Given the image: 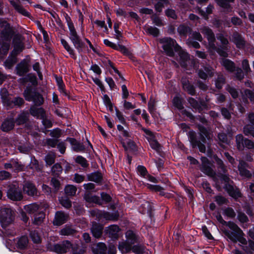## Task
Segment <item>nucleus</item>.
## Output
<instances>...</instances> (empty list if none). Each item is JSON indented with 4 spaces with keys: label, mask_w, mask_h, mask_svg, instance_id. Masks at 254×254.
I'll use <instances>...</instances> for the list:
<instances>
[{
    "label": "nucleus",
    "mask_w": 254,
    "mask_h": 254,
    "mask_svg": "<svg viewBox=\"0 0 254 254\" xmlns=\"http://www.w3.org/2000/svg\"><path fill=\"white\" fill-rule=\"evenodd\" d=\"M217 219L219 222L223 225L228 226L233 231L231 232L225 229H223V232L225 235L232 242L236 243L239 241L243 245L247 243L246 239L243 237L244 233L242 230L234 222H226L224 221L221 215L217 216Z\"/></svg>",
    "instance_id": "f257e3e1"
},
{
    "label": "nucleus",
    "mask_w": 254,
    "mask_h": 254,
    "mask_svg": "<svg viewBox=\"0 0 254 254\" xmlns=\"http://www.w3.org/2000/svg\"><path fill=\"white\" fill-rule=\"evenodd\" d=\"M0 27H4L1 32L0 44L4 54H6L10 47V40L13 34V31L10 25L6 21L0 19Z\"/></svg>",
    "instance_id": "f03ea898"
},
{
    "label": "nucleus",
    "mask_w": 254,
    "mask_h": 254,
    "mask_svg": "<svg viewBox=\"0 0 254 254\" xmlns=\"http://www.w3.org/2000/svg\"><path fill=\"white\" fill-rule=\"evenodd\" d=\"M200 31L207 39L208 41V46L210 50H211L212 51H216L220 56L223 57L225 58L228 56V54L224 50L226 49L225 46L223 47V49L217 48L215 44V35L211 29L207 27H203L201 28Z\"/></svg>",
    "instance_id": "7ed1b4c3"
},
{
    "label": "nucleus",
    "mask_w": 254,
    "mask_h": 254,
    "mask_svg": "<svg viewBox=\"0 0 254 254\" xmlns=\"http://www.w3.org/2000/svg\"><path fill=\"white\" fill-rule=\"evenodd\" d=\"M159 42L162 45V48L168 56L172 57L175 55L174 51L180 50L181 47L177 44L176 41L170 37H164L159 39Z\"/></svg>",
    "instance_id": "20e7f679"
},
{
    "label": "nucleus",
    "mask_w": 254,
    "mask_h": 254,
    "mask_svg": "<svg viewBox=\"0 0 254 254\" xmlns=\"http://www.w3.org/2000/svg\"><path fill=\"white\" fill-rule=\"evenodd\" d=\"M14 212L9 208L2 207L0 209V222L2 227H6L14 219Z\"/></svg>",
    "instance_id": "39448f33"
},
{
    "label": "nucleus",
    "mask_w": 254,
    "mask_h": 254,
    "mask_svg": "<svg viewBox=\"0 0 254 254\" xmlns=\"http://www.w3.org/2000/svg\"><path fill=\"white\" fill-rule=\"evenodd\" d=\"M23 95L27 101H33L36 106H40L44 103L42 96L38 92L32 91L29 88H27L25 90Z\"/></svg>",
    "instance_id": "423d86ee"
},
{
    "label": "nucleus",
    "mask_w": 254,
    "mask_h": 254,
    "mask_svg": "<svg viewBox=\"0 0 254 254\" xmlns=\"http://www.w3.org/2000/svg\"><path fill=\"white\" fill-rule=\"evenodd\" d=\"M7 196L11 200L19 201L23 198L22 193L18 184H10L8 187Z\"/></svg>",
    "instance_id": "0eeeda50"
},
{
    "label": "nucleus",
    "mask_w": 254,
    "mask_h": 254,
    "mask_svg": "<svg viewBox=\"0 0 254 254\" xmlns=\"http://www.w3.org/2000/svg\"><path fill=\"white\" fill-rule=\"evenodd\" d=\"M67 25L69 30V38L70 40L77 49H81L83 44L77 34L73 24L72 22L67 20Z\"/></svg>",
    "instance_id": "6e6552de"
},
{
    "label": "nucleus",
    "mask_w": 254,
    "mask_h": 254,
    "mask_svg": "<svg viewBox=\"0 0 254 254\" xmlns=\"http://www.w3.org/2000/svg\"><path fill=\"white\" fill-rule=\"evenodd\" d=\"M72 244L69 241L65 240L61 243L51 246L50 248L48 247V248L56 253L64 254L68 252Z\"/></svg>",
    "instance_id": "1a4fd4ad"
},
{
    "label": "nucleus",
    "mask_w": 254,
    "mask_h": 254,
    "mask_svg": "<svg viewBox=\"0 0 254 254\" xmlns=\"http://www.w3.org/2000/svg\"><path fill=\"white\" fill-rule=\"evenodd\" d=\"M24 38L20 34H17L14 35L12 41L14 48L12 53L14 55L18 54L24 49Z\"/></svg>",
    "instance_id": "9d476101"
},
{
    "label": "nucleus",
    "mask_w": 254,
    "mask_h": 254,
    "mask_svg": "<svg viewBox=\"0 0 254 254\" xmlns=\"http://www.w3.org/2000/svg\"><path fill=\"white\" fill-rule=\"evenodd\" d=\"M215 72L214 69L212 67L209 65H205L198 69L197 73L200 78L206 80L208 78L213 77Z\"/></svg>",
    "instance_id": "9b49d317"
},
{
    "label": "nucleus",
    "mask_w": 254,
    "mask_h": 254,
    "mask_svg": "<svg viewBox=\"0 0 254 254\" xmlns=\"http://www.w3.org/2000/svg\"><path fill=\"white\" fill-rule=\"evenodd\" d=\"M230 41L234 43L237 47L239 49L244 48L246 44V41L242 36L236 31L232 35Z\"/></svg>",
    "instance_id": "f8f14e48"
},
{
    "label": "nucleus",
    "mask_w": 254,
    "mask_h": 254,
    "mask_svg": "<svg viewBox=\"0 0 254 254\" xmlns=\"http://www.w3.org/2000/svg\"><path fill=\"white\" fill-rule=\"evenodd\" d=\"M249 166L248 163L245 162L243 160H240L239 165H238V170L240 172V175L244 177L247 178H250L252 176V173L250 171L247 169Z\"/></svg>",
    "instance_id": "ddd939ff"
},
{
    "label": "nucleus",
    "mask_w": 254,
    "mask_h": 254,
    "mask_svg": "<svg viewBox=\"0 0 254 254\" xmlns=\"http://www.w3.org/2000/svg\"><path fill=\"white\" fill-rule=\"evenodd\" d=\"M90 230L92 235L95 238H99L102 235L103 226L94 221L92 222V226Z\"/></svg>",
    "instance_id": "4468645a"
},
{
    "label": "nucleus",
    "mask_w": 254,
    "mask_h": 254,
    "mask_svg": "<svg viewBox=\"0 0 254 254\" xmlns=\"http://www.w3.org/2000/svg\"><path fill=\"white\" fill-rule=\"evenodd\" d=\"M190 139L191 144L193 147H198L199 151L202 153H205L206 150V147L204 144L200 142V141L198 140L195 136L194 133H190Z\"/></svg>",
    "instance_id": "2eb2a0df"
},
{
    "label": "nucleus",
    "mask_w": 254,
    "mask_h": 254,
    "mask_svg": "<svg viewBox=\"0 0 254 254\" xmlns=\"http://www.w3.org/2000/svg\"><path fill=\"white\" fill-rule=\"evenodd\" d=\"M68 215L61 211L56 213L55 217L53 221L55 225L60 226L66 222L67 220Z\"/></svg>",
    "instance_id": "dca6fc26"
},
{
    "label": "nucleus",
    "mask_w": 254,
    "mask_h": 254,
    "mask_svg": "<svg viewBox=\"0 0 254 254\" xmlns=\"http://www.w3.org/2000/svg\"><path fill=\"white\" fill-rule=\"evenodd\" d=\"M29 69V65L26 60L22 61L16 66L17 74L22 76L28 72Z\"/></svg>",
    "instance_id": "f3484780"
},
{
    "label": "nucleus",
    "mask_w": 254,
    "mask_h": 254,
    "mask_svg": "<svg viewBox=\"0 0 254 254\" xmlns=\"http://www.w3.org/2000/svg\"><path fill=\"white\" fill-rule=\"evenodd\" d=\"M225 189L229 194L233 198H237L241 196V193L239 190L230 184H226Z\"/></svg>",
    "instance_id": "a211bd4d"
},
{
    "label": "nucleus",
    "mask_w": 254,
    "mask_h": 254,
    "mask_svg": "<svg viewBox=\"0 0 254 254\" xmlns=\"http://www.w3.org/2000/svg\"><path fill=\"white\" fill-rule=\"evenodd\" d=\"M30 113L33 117L37 118H44L45 116V112L42 108H37L35 105H33L30 109Z\"/></svg>",
    "instance_id": "6ab92c4d"
},
{
    "label": "nucleus",
    "mask_w": 254,
    "mask_h": 254,
    "mask_svg": "<svg viewBox=\"0 0 254 254\" xmlns=\"http://www.w3.org/2000/svg\"><path fill=\"white\" fill-rule=\"evenodd\" d=\"M23 190L29 195H37V190L35 186L30 182H26L23 186Z\"/></svg>",
    "instance_id": "aec40b11"
},
{
    "label": "nucleus",
    "mask_w": 254,
    "mask_h": 254,
    "mask_svg": "<svg viewBox=\"0 0 254 254\" xmlns=\"http://www.w3.org/2000/svg\"><path fill=\"white\" fill-rule=\"evenodd\" d=\"M182 83L184 89L187 91L189 94L192 95L195 94V90L194 86L190 83L187 78L183 77L182 78Z\"/></svg>",
    "instance_id": "412c9836"
},
{
    "label": "nucleus",
    "mask_w": 254,
    "mask_h": 254,
    "mask_svg": "<svg viewBox=\"0 0 254 254\" xmlns=\"http://www.w3.org/2000/svg\"><path fill=\"white\" fill-rule=\"evenodd\" d=\"M106 231L110 237L113 239H117L119 236L118 233L120 231V228L116 225H112L107 228Z\"/></svg>",
    "instance_id": "4be33fe9"
},
{
    "label": "nucleus",
    "mask_w": 254,
    "mask_h": 254,
    "mask_svg": "<svg viewBox=\"0 0 254 254\" xmlns=\"http://www.w3.org/2000/svg\"><path fill=\"white\" fill-rule=\"evenodd\" d=\"M10 3L14 7L15 9L19 13L24 16L30 18V13L25 9L18 2H16L14 0H11Z\"/></svg>",
    "instance_id": "5701e85b"
},
{
    "label": "nucleus",
    "mask_w": 254,
    "mask_h": 254,
    "mask_svg": "<svg viewBox=\"0 0 254 254\" xmlns=\"http://www.w3.org/2000/svg\"><path fill=\"white\" fill-rule=\"evenodd\" d=\"M221 64L229 72H233L235 70L236 66L234 63L229 59H222Z\"/></svg>",
    "instance_id": "b1692460"
},
{
    "label": "nucleus",
    "mask_w": 254,
    "mask_h": 254,
    "mask_svg": "<svg viewBox=\"0 0 254 254\" xmlns=\"http://www.w3.org/2000/svg\"><path fill=\"white\" fill-rule=\"evenodd\" d=\"M67 140L70 143L73 150L75 151L81 152L85 149L84 146L82 143L77 141L74 138H68Z\"/></svg>",
    "instance_id": "393cba45"
},
{
    "label": "nucleus",
    "mask_w": 254,
    "mask_h": 254,
    "mask_svg": "<svg viewBox=\"0 0 254 254\" xmlns=\"http://www.w3.org/2000/svg\"><path fill=\"white\" fill-rule=\"evenodd\" d=\"M199 131V135L201 140L203 142H205L206 139H209L210 138V133L207 129L204 127L198 125H197Z\"/></svg>",
    "instance_id": "a878e982"
},
{
    "label": "nucleus",
    "mask_w": 254,
    "mask_h": 254,
    "mask_svg": "<svg viewBox=\"0 0 254 254\" xmlns=\"http://www.w3.org/2000/svg\"><path fill=\"white\" fill-rule=\"evenodd\" d=\"M76 233V230L68 225H65L59 231L60 235L62 236H73Z\"/></svg>",
    "instance_id": "bb28decb"
},
{
    "label": "nucleus",
    "mask_w": 254,
    "mask_h": 254,
    "mask_svg": "<svg viewBox=\"0 0 254 254\" xmlns=\"http://www.w3.org/2000/svg\"><path fill=\"white\" fill-rule=\"evenodd\" d=\"M178 53L180 58V64L182 66L186 67L187 65V62L189 59V55L181 48L180 50L176 51Z\"/></svg>",
    "instance_id": "cd10ccee"
},
{
    "label": "nucleus",
    "mask_w": 254,
    "mask_h": 254,
    "mask_svg": "<svg viewBox=\"0 0 254 254\" xmlns=\"http://www.w3.org/2000/svg\"><path fill=\"white\" fill-rule=\"evenodd\" d=\"M213 159L217 165V168L219 171L222 172V174H226L228 171V169L227 167L224 164L223 161L216 155H214Z\"/></svg>",
    "instance_id": "c85d7f7f"
},
{
    "label": "nucleus",
    "mask_w": 254,
    "mask_h": 254,
    "mask_svg": "<svg viewBox=\"0 0 254 254\" xmlns=\"http://www.w3.org/2000/svg\"><path fill=\"white\" fill-rule=\"evenodd\" d=\"M0 95L4 105L10 106L11 101L9 99V94L7 90L5 88H2L0 92Z\"/></svg>",
    "instance_id": "c756f323"
},
{
    "label": "nucleus",
    "mask_w": 254,
    "mask_h": 254,
    "mask_svg": "<svg viewBox=\"0 0 254 254\" xmlns=\"http://www.w3.org/2000/svg\"><path fill=\"white\" fill-rule=\"evenodd\" d=\"M119 214L117 212L109 213L107 212H101V219L104 218L107 220H117L119 218Z\"/></svg>",
    "instance_id": "7c9ffc66"
},
{
    "label": "nucleus",
    "mask_w": 254,
    "mask_h": 254,
    "mask_svg": "<svg viewBox=\"0 0 254 254\" xmlns=\"http://www.w3.org/2000/svg\"><path fill=\"white\" fill-rule=\"evenodd\" d=\"M126 241L120 242L119 244V249L123 253H127L129 252L131 250V245Z\"/></svg>",
    "instance_id": "2f4dec72"
},
{
    "label": "nucleus",
    "mask_w": 254,
    "mask_h": 254,
    "mask_svg": "<svg viewBox=\"0 0 254 254\" xmlns=\"http://www.w3.org/2000/svg\"><path fill=\"white\" fill-rule=\"evenodd\" d=\"M14 126L13 120H5L1 125V129L4 131H8L12 129Z\"/></svg>",
    "instance_id": "473e14b6"
},
{
    "label": "nucleus",
    "mask_w": 254,
    "mask_h": 254,
    "mask_svg": "<svg viewBox=\"0 0 254 254\" xmlns=\"http://www.w3.org/2000/svg\"><path fill=\"white\" fill-rule=\"evenodd\" d=\"M218 143L222 148H225V144H228L229 140L226 133L221 132L218 134Z\"/></svg>",
    "instance_id": "72a5a7b5"
},
{
    "label": "nucleus",
    "mask_w": 254,
    "mask_h": 254,
    "mask_svg": "<svg viewBox=\"0 0 254 254\" xmlns=\"http://www.w3.org/2000/svg\"><path fill=\"white\" fill-rule=\"evenodd\" d=\"M40 206L36 203H32L24 206V210L29 214H35L39 209Z\"/></svg>",
    "instance_id": "f704fd0d"
},
{
    "label": "nucleus",
    "mask_w": 254,
    "mask_h": 254,
    "mask_svg": "<svg viewBox=\"0 0 254 254\" xmlns=\"http://www.w3.org/2000/svg\"><path fill=\"white\" fill-rule=\"evenodd\" d=\"M191 30V28L190 27L184 24L180 25L177 29L179 34L182 36L185 37H186L188 34L190 33Z\"/></svg>",
    "instance_id": "c9c22d12"
},
{
    "label": "nucleus",
    "mask_w": 254,
    "mask_h": 254,
    "mask_svg": "<svg viewBox=\"0 0 254 254\" xmlns=\"http://www.w3.org/2000/svg\"><path fill=\"white\" fill-rule=\"evenodd\" d=\"M188 102L190 106L195 110H197L198 112L200 113L202 111V107L204 105L200 104L195 99L193 98H189Z\"/></svg>",
    "instance_id": "e433bc0d"
},
{
    "label": "nucleus",
    "mask_w": 254,
    "mask_h": 254,
    "mask_svg": "<svg viewBox=\"0 0 254 254\" xmlns=\"http://www.w3.org/2000/svg\"><path fill=\"white\" fill-rule=\"evenodd\" d=\"M57 81L58 84V88L60 93L64 96L69 98V93L64 88V85L63 84L61 78H57Z\"/></svg>",
    "instance_id": "4c0bfd02"
},
{
    "label": "nucleus",
    "mask_w": 254,
    "mask_h": 254,
    "mask_svg": "<svg viewBox=\"0 0 254 254\" xmlns=\"http://www.w3.org/2000/svg\"><path fill=\"white\" fill-rule=\"evenodd\" d=\"M87 178L89 181L100 183L102 179L101 174L99 172H95L87 175Z\"/></svg>",
    "instance_id": "58836bf2"
},
{
    "label": "nucleus",
    "mask_w": 254,
    "mask_h": 254,
    "mask_svg": "<svg viewBox=\"0 0 254 254\" xmlns=\"http://www.w3.org/2000/svg\"><path fill=\"white\" fill-rule=\"evenodd\" d=\"M107 248L105 244L99 243L93 250L94 254H106Z\"/></svg>",
    "instance_id": "ea45409f"
},
{
    "label": "nucleus",
    "mask_w": 254,
    "mask_h": 254,
    "mask_svg": "<svg viewBox=\"0 0 254 254\" xmlns=\"http://www.w3.org/2000/svg\"><path fill=\"white\" fill-rule=\"evenodd\" d=\"M28 243V239L27 237L22 236L19 238L17 243V246L19 249H23L27 247Z\"/></svg>",
    "instance_id": "a19ab883"
},
{
    "label": "nucleus",
    "mask_w": 254,
    "mask_h": 254,
    "mask_svg": "<svg viewBox=\"0 0 254 254\" xmlns=\"http://www.w3.org/2000/svg\"><path fill=\"white\" fill-rule=\"evenodd\" d=\"M144 29L147 33L154 37H157L159 34V29L155 27L145 26Z\"/></svg>",
    "instance_id": "79ce46f5"
},
{
    "label": "nucleus",
    "mask_w": 254,
    "mask_h": 254,
    "mask_svg": "<svg viewBox=\"0 0 254 254\" xmlns=\"http://www.w3.org/2000/svg\"><path fill=\"white\" fill-rule=\"evenodd\" d=\"M244 141L245 139L242 134H238L236 136L237 147L239 150H242L244 148Z\"/></svg>",
    "instance_id": "37998d69"
},
{
    "label": "nucleus",
    "mask_w": 254,
    "mask_h": 254,
    "mask_svg": "<svg viewBox=\"0 0 254 254\" xmlns=\"http://www.w3.org/2000/svg\"><path fill=\"white\" fill-rule=\"evenodd\" d=\"M70 248H71L72 254H84L85 252L84 248L77 244H72Z\"/></svg>",
    "instance_id": "c03bdc74"
},
{
    "label": "nucleus",
    "mask_w": 254,
    "mask_h": 254,
    "mask_svg": "<svg viewBox=\"0 0 254 254\" xmlns=\"http://www.w3.org/2000/svg\"><path fill=\"white\" fill-rule=\"evenodd\" d=\"M201 171L207 175L208 176L213 177L215 175V173L213 171L212 169L209 166V165H203L200 168Z\"/></svg>",
    "instance_id": "a18cd8bd"
},
{
    "label": "nucleus",
    "mask_w": 254,
    "mask_h": 254,
    "mask_svg": "<svg viewBox=\"0 0 254 254\" xmlns=\"http://www.w3.org/2000/svg\"><path fill=\"white\" fill-rule=\"evenodd\" d=\"M234 0H217L218 4L221 7L227 9L228 11H231L232 8L228 2H233Z\"/></svg>",
    "instance_id": "49530a36"
},
{
    "label": "nucleus",
    "mask_w": 254,
    "mask_h": 254,
    "mask_svg": "<svg viewBox=\"0 0 254 254\" xmlns=\"http://www.w3.org/2000/svg\"><path fill=\"white\" fill-rule=\"evenodd\" d=\"M29 114L28 113H22L20 114L16 120V123L18 125L25 123L28 119Z\"/></svg>",
    "instance_id": "de8ad7c7"
},
{
    "label": "nucleus",
    "mask_w": 254,
    "mask_h": 254,
    "mask_svg": "<svg viewBox=\"0 0 254 254\" xmlns=\"http://www.w3.org/2000/svg\"><path fill=\"white\" fill-rule=\"evenodd\" d=\"M76 188L73 185H67L64 189L65 193L67 195L73 196L76 191Z\"/></svg>",
    "instance_id": "09e8293b"
},
{
    "label": "nucleus",
    "mask_w": 254,
    "mask_h": 254,
    "mask_svg": "<svg viewBox=\"0 0 254 254\" xmlns=\"http://www.w3.org/2000/svg\"><path fill=\"white\" fill-rule=\"evenodd\" d=\"M224 83L225 78L224 76L221 73L218 74L217 77L215 80V84L216 87L218 89H220L222 88Z\"/></svg>",
    "instance_id": "8fccbe9b"
},
{
    "label": "nucleus",
    "mask_w": 254,
    "mask_h": 254,
    "mask_svg": "<svg viewBox=\"0 0 254 254\" xmlns=\"http://www.w3.org/2000/svg\"><path fill=\"white\" fill-rule=\"evenodd\" d=\"M56 155L53 153H48L45 157V161L47 165H52L55 161Z\"/></svg>",
    "instance_id": "3c124183"
},
{
    "label": "nucleus",
    "mask_w": 254,
    "mask_h": 254,
    "mask_svg": "<svg viewBox=\"0 0 254 254\" xmlns=\"http://www.w3.org/2000/svg\"><path fill=\"white\" fill-rule=\"evenodd\" d=\"M213 9V6L211 5H209L206 9V12H204L202 10H201L200 8H198V11L199 13H200L202 16H203L205 19H207V15L212 12V9Z\"/></svg>",
    "instance_id": "603ef678"
},
{
    "label": "nucleus",
    "mask_w": 254,
    "mask_h": 254,
    "mask_svg": "<svg viewBox=\"0 0 254 254\" xmlns=\"http://www.w3.org/2000/svg\"><path fill=\"white\" fill-rule=\"evenodd\" d=\"M16 62V59L15 56H12L6 60L4 63L5 66L8 68H10Z\"/></svg>",
    "instance_id": "864d4df0"
},
{
    "label": "nucleus",
    "mask_w": 254,
    "mask_h": 254,
    "mask_svg": "<svg viewBox=\"0 0 254 254\" xmlns=\"http://www.w3.org/2000/svg\"><path fill=\"white\" fill-rule=\"evenodd\" d=\"M244 133L246 135H251L254 137V127L249 125H246L243 128Z\"/></svg>",
    "instance_id": "5fc2aeb1"
},
{
    "label": "nucleus",
    "mask_w": 254,
    "mask_h": 254,
    "mask_svg": "<svg viewBox=\"0 0 254 254\" xmlns=\"http://www.w3.org/2000/svg\"><path fill=\"white\" fill-rule=\"evenodd\" d=\"M44 218L45 214L42 212L35 214L33 222L36 225H39L42 223Z\"/></svg>",
    "instance_id": "6e6d98bb"
},
{
    "label": "nucleus",
    "mask_w": 254,
    "mask_h": 254,
    "mask_svg": "<svg viewBox=\"0 0 254 254\" xmlns=\"http://www.w3.org/2000/svg\"><path fill=\"white\" fill-rule=\"evenodd\" d=\"M168 3V1L167 0H160L155 5L156 11L158 12H161L164 5L167 4Z\"/></svg>",
    "instance_id": "4d7b16f0"
},
{
    "label": "nucleus",
    "mask_w": 254,
    "mask_h": 254,
    "mask_svg": "<svg viewBox=\"0 0 254 254\" xmlns=\"http://www.w3.org/2000/svg\"><path fill=\"white\" fill-rule=\"evenodd\" d=\"M30 237L34 243H40L41 241V237L36 231L30 233Z\"/></svg>",
    "instance_id": "13d9d810"
},
{
    "label": "nucleus",
    "mask_w": 254,
    "mask_h": 254,
    "mask_svg": "<svg viewBox=\"0 0 254 254\" xmlns=\"http://www.w3.org/2000/svg\"><path fill=\"white\" fill-rule=\"evenodd\" d=\"M12 169L16 172L21 171L23 170L24 166L17 161L12 160Z\"/></svg>",
    "instance_id": "bf43d9fd"
},
{
    "label": "nucleus",
    "mask_w": 254,
    "mask_h": 254,
    "mask_svg": "<svg viewBox=\"0 0 254 254\" xmlns=\"http://www.w3.org/2000/svg\"><path fill=\"white\" fill-rule=\"evenodd\" d=\"M24 102V100L22 98L16 97L12 101H11L10 106H7L9 107H12L13 106H20L23 104Z\"/></svg>",
    "instance_id": "052dcab7"
},
{
    "label": "nucleus",
    "mask_w": 254,
    "mask_h": 254,
    "mask_svg": "<svg viewBox=\"0 0 254 254\" xmlns=\"http://www.w3.org/2000/svg\"><path fill=\"white\" fill-rule=\"evenodd\" d=\"M126 236L127 239L129 241H130V243H134L136 240V236L132 231H127L126 233Z\"/></svg>",
    "instance_id": "680f3d73"
},
{
    "label": "nucleus",
    "mask_w": 254,
    "mask_h": 254,
    "mask_svg": "<svg viewBox=\"0 0 254 254\" xmlns=\"http://www.w3.org/2000/svg\"><path fill=\"white\" fill-rule=\"evenodd\" d=\"M62 167L59 163L55 164L52 168V172L55 175H60L62 173Z\"/></svg>",
    "instance_id": "e2e57ef3"
},
{
    "label": "nucleus",
    "mask_w": 254,
    "mask_h": 254,
    "mask_svg": "<svg viewBox=\"0 0 254 254\" xmlns=\"http://www.w3.org/2000/svg\"><path fill=\"white\" fill-rule=\"evenodd\" d=\"M31 165L33 169L37 171H40L42 170V166L39 164L38 161L34 157L31 159Z\"/></svg>",
    "instance_id": "0e129e2a"
},
{
    "label": "nucleus",
    "mask_w": 254,
    "mask_h": 254,
    "mask_svg": "<svg viewBox=\"0 0 254 254\" xmlns=\"http://www.w3.org/2000/svg\"><path fill=\"white\" fill-rule=\"evenodd\" d=\"M151 18L153 23L158 26H161L164 25L162 20L156 14H153Z\"/></svg>",
    "instance_id": "69168bd1"
},
{
    "label": "nucleus",
    "mask_w": 254,
    "mask_h": 254,
    "mask_svg": "<svg viewBox=\"0 0 254 254\" xmlns=\"http://www.w3.org/2000/svg\"><path fill=\"white\" fill-rule=\"evenodd\" d=\"M155 100L153 98H150V100L148 104V110L151 114H153L155 110Z\"/></svg>",
    "instance_id": "338daca9"
},
{
    "label": "nucleus",
    "mask_w": 254,
    "mask_h": 254,
    "mask_svg": "<svg viewBox=\"0 0 254 254\" xmlns=\"http://www.w3.org/2000/svg\"><path fill=\"white\" fill-rule=\"evenodd\" d=\"M217 38L221 41V44L224 47L229 44V41L227 38L222 33L218 34L217 35Z\"/></svg>",
    "instance_id": "774afa93"
}]
</instances>
